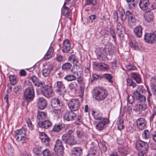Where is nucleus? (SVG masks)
<instances>
[{
  "mask_svg": "<svg viewBox=\"0 0 156 156\" xmlns=\"http://www.w3.org/2000/svg\"><path fill=\"white\" fill-rule=\"evenodd\" d=\"M133 94L136 100L138 102L141 103L139 105H137L136 108V110L140 112L144 111L147 107V105L145 103L146 101L145 97L141 94L137 90L134 92Z\"/></svg>",
  "mask_w": 156,
  "mask_h": 156,
  "instance_id": "nucleus-1",
  "label": "nucleus"
},
{
  "mask_svg": "<svg viewBox=\"0 0 156 156\" xmlns=\"http://www.w3.org/2000/svg\"><path fill=\"white\" fill-rule=\"evenodd\" d=\"M27 130L26 126L24 125L21 129L17 130L15 132L16 140L23 144L25 142L27 139Z\"/></svg>",
  "mask_w": 156,
  "mask_h": 156,
  "instance_id": "nucleus-2",
  "label": "nucleus"
},
{
  "mask_svg": "<svg viewBox=\"0 0 156 156\" xmlns=\"http://www.w3.org/2000/svg\"><path fill=\"white\" fill-rule=\"evenodd\" d=\"M51 105L55 109L63 112L65 110L63 103L58 98H53L51 100Z\"/></svg>",
  "mask_w": 156,
  "mask_h": 156,
  "instance_id": "nucleus-3",
  "label": "nucleus"
},
{
  "mask_svg": "<svg viewBox=\"0 0 156 156\" xmlns=\"http://www.w3.org/2000/svg\"><path fill=\"white\" fill-rule=\"evenodd\" d=\"M65 143L64 140L58 139L56 140L55 146L54 150L56 151L57 155L59 156H62L64 152L63 144Z\"/></svg>",
  "mask_w": 156,
  "mask_h": 156,
  "instance_id": "nucleus-4",
  "label": "nucleus"
},
{
  "mask_svg": "<svg viewBox=\"0 0 156 156\" xmlns=\"http://www.w3.org/2000/svg\"><path fill=\"white\" fill-rule=\"evenodd\" d=\"M108 92L103 88H100L95 92V98L98 101L104 100L108 95Z\"/></svg>",
  "mask_w": 156,
  "mask_h": 156,
  "instance_id": "nucleus-5",
  "label": "nucleus"
},
{
  "mask_svg": "<svg viewBox=\"0 0 156 156\" xmlns=\"http://www.w3.org/2000/svg\"><path fill=\"white\" fill-rule=\"evenodd\" d=\"M30 87L27 88L24 92V98L27 100H32L34 97V91L31 83Z\"/></svg>",
  "mask_w": 156,
  "mask_h": 156,
  "instance_id": "nucleus-6",
  "label": "nucleus"
},
{
  "mask_svg": "<svg viewBox=\"0 0 156 156\" xmlns=\"http://www.w3.org/2000/svg\"><path fill=\"white\" fill-rule=\"evenodd\" d=\"M68 106L71 111H76L80 108V105L79 101L76 99L71 100L69 102Z\"/></svg>",
  "mask_w": 156,
  "mask_h": 156,
  "instance_id": "nucleus-7",
  "label": "nucleus"
},
{
  "mask_svg": "<svg viewBox=\"0 0 156 156\" xmlns=\"http://www.w3.org/2000/svg\"><path fill=\"white\" fill-rule=\"evenodd\" d=\"M56 90L57 93L58 94L63 95L65 93V87L63 83L61 81H58L56 82Z\"/></svg>",
  "mask_w": 156,
  "mask_h": 156,
  "instance_id": "nucleus-8",
  "label": "nucleus"
},
{
  "mask_svg": "<svg viewBox=\"0 0 156 156\" xmlns=\"http://www.w3.org/2000/svg\"><path fill=\"white\" fill-rule=\"evenodd\" d=\"M144 38L147 42L149 43H153L156 41V31L152 33L146 34Z\"/></svg>",
  "mask_w": 156,
  "mask_h": 156,
  "instance_id": "nucleus-9",
  "label": "nucleus"
},
{
  "mask_svg": "<svg viewBox=\"0 0 156 156\" xmlns=\"http://www.w3.org/2000/svg\"><path fill=\"white\" fill-rule=\"evenodd\" d=\"M109 122V121L108 119H103L97 124L95 126L96 129L98 130L101 131L105 129V126Z\"/></svg>",
  "mask_w": 156,
  "mask_h": 156,
  "instance_id": "nucleus-10",
  "label": "nucleus"
},
{
  "mask_svg": "<svg viewBox=\"0 0 156 156\" xmlns=\"http://www.w3.org/2000/svg\"><path fill=\"white\" fill-rule=\"evenodd\" d=\"M76 114L73 111L69 112L66 111L64 114L63 117L66 121H72L76 119Z\"/></svg>",
  "mask_w": 156,
  "mask_h": 156,
  "instance_id": "nucleus-11",
  "label": "nucleus"
},
{
  "mask_svg": "<svg viewBox=\"0 0 156 156\" xmlns=\"http://www.w3.org/2000/svg\"><path fill=\"white\" fill-rule=\"evenodd\" d=\"M126 15L128 16V24L130 27L135 25L136 24V20L134 15L129 11H127Z\"/></svg>",
  "mask_w": 156,
  "mask_h": 156,
  "instance_id": "nucleus-12",
  "label": "nucleus"
},
{
  "mask_svg": "<svg viewBox=\"0 0 156 156\" xmlns=\"http://www.w3.org/2000/svg\"><path fill=\"white\" fill-rule=\"evenodd\" d=\"M62 139L65 141L66 144H68L70 146L75 145L77 143V141L74 136L65 137L62 136Z\"/></svg>",
  "mask_w": 156,
  "mask_h": 156,
  "instance_id": "nucleus-13",
  "label": "nucleus"
},
{
  "mask_svg": "<svg viewBox=\"0 0 156 156\" xmlns=\"http://www.w3.org/2000/svg\"><path fill=\"white\" fill-rule=\"evenodd\" d=\"M147 143L141 140H138L136 143V149L138 150H147Z\"/></svg>",
  "mask_w": 156,
  "mask_h": 156,
  "instance_id": "nucleus-14",
  "label": "nucleus"
},
{
  "mask_svg": "<svg viewBox=\"0 0 156 156\" xmlns=\"http://www.w3.org/2000/svg\"><path fill=\"white\" fill-rule=\"evenodd\" d=\"M38 107L41 109L45 108L47 105V102L46 100L43 98H39L37 100Z\"/></svg>",
  "mask_w": 156,
  "mask_h": 156,
  "instance_id": "nucleus-15",
  "label": "nucleus"
},
{
  "mask_svg": "<svg viewBox=\"0 0 156 156\" xmlns=\"http://www.w3.org/2000/svg\"><path fill=\"white\" fill-rule=\"evenodd\" d=\"M144 18L146 22L151 23L153 20L154 15L151 11H146L144 14Z\"/></svg>",
  "mask_w": 156,
  "mask_h": 156,
  "instance_id": "nucleus-16",
  "label": "nucleus"
},
{
  "mask_svg": "<svg viewBox=\"0 0 156 156\" xmlns=\"http://www.w3.org/2000/svg\"><path fill=\"white\" fill-rule=\"evenodd\" d=\"M71 49V44L69 40H64L63 43L62 51L63 52L67 53Z\"/></svg>",
  "mask_w": 156,
  "mask_h": 156,
  "instance_id": "nucleus-17",
  "label": "nucleus"
},
{
  "mask_svg": "<svg viewBox=\"0 0 156 156\" xmlns=\"http://www.w3.org/2000/svg\"><path fill=\"white\" fill-rule=\"evenodd\" d=\"M137 126L140 129H143L146 127L147 122L143 118L138 119L136 121Z\"/></svg>",
  "mask_w": 156,
  "mask_h": 156,
  "instance_id": "nucleus-18",
  "label": "nucleus"
},
{
  "mask_svg": "<svg viewBox=\"0 0 156 156\" xmlns=\"http://www.w3.org/2000/svg\"><path fill=\"white\" fill-rule=\"evenodd\" d=\"M117 32L118 33V35L120 39H122L123 37L124 30L121 24L119 22L117 23L116 26Z\"/></svg>",
  "mask_w": 156,
  "mask_h": 156,
  "instance_id": "nucleus-19",
  "label": "nucleus"
},
{
  "mask_svg": "<svg viewBox=\"0 0 156 156\" xmlns=\"http://www.w3.org/2000/svg\"><path fill=\"white\" fill-rule=\"evenodd\" d=\"M42 92L43 95L47 98L52 97L54 94L52 90L49 87L43 90Z\"/></svg>",
  "mask_w": 156,
  "mask_h": 156,
  "instance_id": "nucleus-20",
  "label": "nucleus"
},
{
  "mask_svg": "<svg viewBox=\"0 0 156 156\" xmlns=\"http://www.w3.org/2000/svg\"><path fill=\"white\" fill-rule=\"evenodd\" d=\"M71 151L73 156H81L83 154V150L80 147L73 148Z\"/></svg>",
  "mask_w": 156,
  "mask_h": 156,
  "instance_id": "nucleus-21",
  "label": "nucleus"
},
{
  "mask_svg": "<svg viewBox=\"0 0 156 156\" xmlns=\"http://www.w3.org/2000/svg\"><path fill=\"white\" fill-rule=\"evenodd\" d=\"M38 126L41 128L48 129L51 126L50 122L48 120L40 122L38 123Z\"/></svg>",
  "mask_w": 156,
  "mask_h": 156,
  "instance_id": "nucleus-22",
  "label": "nucleus"
},
{
  "mask_svg": "<svg viewBox=\"0 0 156 156\" xmlns=\"http://www.w3.org/2000/svg\"><path fill=\"white\" fill-rule=\"evenodd\" d=\"M30 79L35 86L39 87H43L44 82H42L38 80L37 77L36 76H32L31 77Z\"/></svg>",
  "mask_w": 156,
  "mask_h": 156,
  "instance_id": "nucleus-23",
  "label": "nucleus"
},
{
  "mask_svg": "<svg viewBox=\"0 0 156 156\" xmlns=\"http://www.w3.org/2000/svg\"><path fill=\"white\" fill-rule=\"evenodd\" d=\"M143 28L141 26H136L133 29L135 35L137 37H140L142 34Z\"/></svg>",
  "mask_w": 156,
  "mask_h": 156,
  "instance_id": "nucleus-24",
  "label": "nucleus"
},
{
  "mask_svg": "<svg viewBox=\"0 0 156 156\" xmlns=\"http://www.w3.org/2000/svg\"><path fill=\"white\" fill-rule=\"evenodd\" d=\"M139 6L143 10H147L149 5L148 0H141L139 2Z\"/></svg>",
  "mask_w": 156,
  "mask_h": 156,
  "instance_id": "nucleus-25",
  "label": "nucleus"
},
{
  "mask_svg": "<svg viewBox=\"0 0 156 156\" xmlns=\"http://www.w3.org/2000/svg\"><path fill=\"white\" fill-rule=\"evenodd\" d=\"M72 65L70 63L66 62L62 66V70L66 72H68L69 71H72L73 70L72 69Z\"/></svg>",
  "mask_w": 156,
  "mask_h": 156,
  "instance_id": "nucleus-26",
  "label": "nucleus"
},
{
  "mask_svg": "<svg viewBox=\"0 0 156 156\" xmlns=\"http://www.w3.org/2000/svg\"><path fill=\"white\" fill-rule=\"evenodd\" d=\"M6 153L9 156H12L14 152V148L10 144H8L5 148Z\"/></svg>",
  "mask_w": 156,
  "mask_h": 156,
  "instance_id": "nucleus-27",
  "label": "nucleus"
},
{
  "mask_svg": "<svg viewBox=\"0 0 156 156\" xmlns=\"http://www.w3.org/2000/svg\"><path fill=\"white\" fill-rule=\"evenodd\" d=\"M54 51V49L52 47H50L44 55V58L45 60H48L52 56Z\"/></svg>",
  "mask_w": 156,
  "mask_h": 156,
  "instance_id": "nucleus-28",
  "label": "nucleus"
},
{
  "mask_svg": "<svg viewBox=\"0 0 156 156\" xmlns=\"http://www.w3.org/2000/svg\"><path fill=\"white\" fill-rule=\"evenodd\" d=\"M131 78L135 80L137 83H140V82L141 81V79L140 77V75L139 73H132L131 74Z\"/></svg>",
  "mask_w": 156,
  "mask_h": 156,
  "instance_id": "nucleus-29",
  "label": "nucleus"
},
{
  "mask_svg": "<svg viewBox=\"0 0 156 156\" xmlns=\"http://www.w3.org/2000/svg\"><path fill=\"white\" fill-rule=\"evenodd\" d=\"M97 66L99 68L100 70L101 71H106L109 69L108 65L104 63H98Z\"/></svg>",
  "mask_w": 156,
  "mask_h": 156,
  "instance_id": "nucleus-30",
  "label": "nucleus"
},
{
  "mask_svg": "<svg viewBox=\"0 0 156 156\" xmlns=\"http://www.w3.org/2000/svg\"><path fill=\"white\" fill-rule=\"evenodd\" d=\"M97 55L99 57L104 58L106 57L107 53L103 49H98L97 52Z\"/></svg>",
  "mask_w": 156,
  "mask_h": 156,
  "instance_id": "nucleus-31",
  "label": "nucleus"
},
{
  "mask_svg": "<svg viewBox=\"0 0 156 156\" xmlns=\"http://www.w3.org/2000/svg\"><path fill=\"white\" fill-rule=\"evenodd\" d=\"M92 114L94 119L97 120H100V121L103 120V119L106 118L101 117V114L100 113L94 111H93Z\"/></svg>",
  "mask_w": 156,
  "mask_h": 156,
  "instance_id": "nucleus-32",
  "label": "nucleus"
},
{
  "mask_svg": "<svg viewBox=\"0 0 156 156\" xmlns=\"http://www.w3.org/2000/svg\"><path fill=\"white\" fill-rule=\"evenodd\" d=\"M64 79L68 81H72L76 80V77L73 74H68L64 77Z\"/></svg>",
  "mask_w": 156,
  "mask_h": 156,
  "instance_id": "nucleus-33",
  "label": "nucleus"
},
{
  "mask_svg": "<svg viewBox=\"0 0 156 156\" xmlns=\"http://www.w3.org/2000/svg\"><path fill=\"white\" fill-rule=\"evenodd\" d=\"M52 70V69L51 68L44 69L42 71L43 75L45 77L49 76Z\"/></svg>",
  "mask_w": 156,
  "mask_h": 156,
  "instance_id": "nucleus-34",
  "label": "nucleus"
},
{
  "mask_svg": "<svg viewBox=\"0 0 156 156\" xmlns=\"http://www.w3.org/2000/svg\"><path fill=\"white\" fill-rule=\"evenodd\" d=\"M69 88L71 90L74 89L76 90L78 87V85L75 82H73L69 83L68 85Z\"/></svg>",
  "mask_w": 156,
  "mask_h": 156,
  "instance_id": "nucleus-35",
  "label": "nucleus"
},
{
  "mask_svg": "<svg viewBox=\"0 0 156 156\" xmlns=\"http://www.w3.org/2000/svg\"><path fill=\"white\" fill-rule=\"evenodd\" d=\"M117 124L119 130H121L124 128L123 121L122 119L120 118L117 121Z\"/></svg>",
  "mask_w": 156,
  "mask_h": 156,
  "instance_id": "nucleus-36",
  "label": "nucleus"
},
{
  "mask_svg": "<svg viewBox=\"0 0 156 156\" xmlns=\"http://www.w3.org/2000/svg\"><path fill=\"white\" fill-rule=\"evenodd\" d=\"M63 128V126L62 125L55 124L52 130L55 132H58Z\"/></svg>",
  "mask_w": 156,
  "mask_h": 156,
  "instance_id": "nucleus-37",
  "label": "nucleus"
},
{
  "mask_svg": "<svg viewBox=\"0 0 156 156\" xmlns=\"http://www.w3.org/2000/svg\"><path fill=\"white\" fill-rule=\"evenodd\" d=\"M126 80L127 86L132 87L133 88L136 86V84L131 78H128L126 79Z\"/></svg>",
  "mask_w": 156,
  "mask_h": 156,
  "instance_id": "nucleus-38",
  "label": "nucleus"
},
{
  "mask_svg": "<svg viewBox=\"0 0 156 156\" xmlns=\"http://www.w3.org/2000/svg\"><path fill=\"white\" fill-rule=\"evenodd\" d=\"M46 117L45 113L43 112H38L37 118L39 120L44 119Z\"/></svg>",
  "mask_w": 156,
  "mask_h": 156,
  "instance_id": "nucleus-39",
  "label": "nucleus"
},
{
  "mask_svg": "<svg viewBox=\"0 0 156 156\" xmlns=\"http://www.w3.org/2000/svg\"><path fill=\"white\" fill-rule=\"evenodd\" d=\"M130 46L134 50H137L138 49V44L136 41L134 40L131 41L129 43Z\"/></svg>",
  "mask_w": 156,
  "mask_h": 156,
  "instance_id": "nucleus-40",
  "label": "nucleus"
},
{
  "mask_svg": "<svg viewBox=\"0 0 156 156\" xmlns=\"http://www.w3.org/2000/svg\"><path fill=\"white\" fill-rule=\"evenodd\" d=\"M9 80L11 83L12 85L16 84L17 82L16 77L14 75H11L10 76H9Z\"/></svg>",
  "mask_w": 156,
  "mask_h": 156,
  "instance_id": "nucleus-41",
  "label": "nucleus"
},
{
  "mask_svg": "<svg viewBox=\"0 0 156 156\" xmlns=\"http://www.w3.org/2000/svg\"><path fill=\"white\" fill-rule=\"evenodd\" d=\"M98 0H87L86 1L85 5H91L94 6L96 5Z\"/></svg>",
  "mask_w": 156,
  "mask_h": 156,
  "instance_id": "nucleus-42",
  "label": "nucleus"
},
{
  "mask_svg": "<svg viewBox=\"0 0 156 156\" xmlns=\"http://www.w3.org/2000/svg\"><path fill=\"white\" fill-rule=\"evenodd\" d=\"M41 139L42 142L43 143H44L46 145H48L49 144L50 139L47 136L42 138Z\"/></svg>",
  "mask_w": 156,
  "mask_h": 156,
  "instance_id": "nucleus-43",
  "label": "nucleus"
},
{
  "mask_svg": "<svg viewBox=\"0 0 156 156\" xmlns=\"http://www.w3.org/2000/svg\"><path fill=\"white\" fill-rule=\"evenodd\" d=\"M142 136L145 139H148L150 136V133L149 131L147 129L144 130L142 134Z\"/></svg>",
  "mask_w": 156,
  "mask_h": 156,
  "instance_id": "nucleus-44",
  "label": "nucleus"
},
{
  "mask_svg": "<svg viewBox=\"0 0 156 156\" xmlns=\"http://www.w3.org/2000/svg\"><path fill=\"white\" fill-rule=\"evenodd\" d=\"M147 90V93L148 94L147 97V100L149 104L150 105L152 104V102L151 101V97L152 96V94L151 93L148 87H146Z\"/></svg>",
  "mask_w": 156,
  "mask_h": 156,
  "instance_id": "nucleus-45",
  "label": "nucleus"
},
{
  "mask_svg": "<svg viewBox=\"0 0 156 156\" xmlns=\"http://www.w3.org/2000/svg\"><path fill=\"white\" fill-rule=\"evenodd\" d=\"M126 68L128 71H130L131 70H135L136 68L133 64H129L126 66Z\"/></svg>",
  "mask_w": 156,
  "mask_h": 156,
  "instance_id": "nucleus-46",
  "label": "nucleus"
},
{
  "mask_svg": "<svg viewBox=\"0 0 156 156\" xmlns=\"http://www.w3.org/2000/svg\"><path fill=\"white\" fill-rule=\"evenodd\" d=\"M55 59L57 61L61 62L63 60V56L60 54H56Z\"/></svg>",
  "mask_w": 156,
  "mask_h": 156,
  "instance_id": "nucleus-47",
  "label": "nucleus"
},
{
  "mask_svg": "<svg viewBox=\"0 0 156 156\" xmlns=\"http://www.w3.org/2000/svg\"><path fill=\"white\" fill-rule=\"evenodd\" d=\"M105 77L106 78L108 81L111 83L113 82V81L112 80V76L110 74H104Z\"/></svg>",
  "mask_w": 156,
  "mask_h": 156,
  "instance_id": "nucleus-48",
  "label": "nucleus"
},
{
  "mask_svg": "<svg viewBox=\"0 0 156 156\" xmlns=\"http://www.w3.org/2000/svg\"><path fill=\"white\" fill-rule=\"evenodd\" d=\"M147 150L144 149L142 150H140L138 153V156H146V153L147 152Z\"/></svg>",
  "mask_w": 156,
  "mask_h": 156,
  "instance_id": "nucleus-49",
  "label": "nucleus"
},
{
  "mask_svg": "<svg viewBox=\"0 0 156 156\" xmlns=\"http://www.w3.org/2000/svg\"><path fill=\"white\" fill-rule=\"evenodd\" d=\"M122 156H126L128 153V151L126 149H122L119 151Z\"/></svg>",
  "mask_w": 156,
  "mask_h": 156,
  "instance_id": "nucleus-50",
  "label": "nucleus"
},
{
  "mask_svg": "<svg viewBox=\"0 0 156 156\" xmlns=\"http://www.w3.org/2000/svg\"><path fill=\"white\" fill-rule=\"evenodd\" d=\"M74 132V130H69L67 131V133L66 134L63 135L62 136H64L65 137L67 136H74L73 134Z\"/></svg>",
  "mask_w": 156,
  "mask_h": 156,
  "instance_id": "nucleus-51",
  "label": "nucleus"
},
{
  "mask_svg": "<svg viewBox=\"0 0 156 156\" xmlns=\"http://www.w3.org/2000/svg\"><path fill=\"white\" fill-rule=\"evenodd\" d=\"M128 102L130 104H132L134 102V98L133 96L130 95L128 96Z\"/></svg>",
  "mask_w": 156,
  "mask_h": 156,
  "instance_id": "nucleus-52",
  "label": "nucleus"
},
{
  "mask_svg": "<svg viewBox=\"0 0 156 156\" xmlns=\"http://www.w3.org/2000/svg\"><path fill=\"white\" fill-rule=\"evenodd\" d=\"M96 151L94 149H91L89 151V153L86 156H94Z\"/></svg>",
  "mask_w": 156,
  "mask_h": 156,
  "instance_id": "nucleus-53",
  "label": "nucleus"
},
{
  "mask_svg": "<svg viewBox=\"0 0 156 156\" xmlns=\"http://www.w3.org/2000/svg\"><path fill=\"white\" fill-rule=\"evenodd\" d=\"M26 122L30 129L31 130L33 129L34 128V126L30 119H27Z\"/></svg>",
  "mask_w": 156,
  "mask_h": 156,
  "instance_id": "nucleus-54",
  "label": "nucleus"
},
{
  "mask_svg": "<svg viewBox=\"0 0 156 156\" xmlns=\"http://www.w3.org/2000/svg\"><path fill=\"white\" fill-rule=\"evenodd\" d=\"M42 153L43 156H51V153L50 151L48 149H45L44 150Z\"/></svg>",
  "mask_w": 156,
  "mask_h": 156,
  "instance_id": "nucleus-55",
  "label": "nucleus"
},
{
  "mask_svg": "<svg viewBox=\"0 0 156 156\" xmlns=\"http://www.w3.org/2000/svg\"><path fill=\"white\" fill-rule=\"evenodd\" d=\"M62 10L63 14L64 16L67 15L69 11V8L66 7L63 8Z\"/></svg>",
  "mask_w": 156,
  "mask_h": 156,
  "instance_id": "nucleus-56",
  "label": "nucleus"
},
{
  "mask_svg": "<svg viewBox=\"0 0 156 156\" xmlns=\"http://www.w3.org/2000/svg\"><path fill=\"white\" fill-rule=\"evenodd\" d=\"M92 78L93 79L91 80V81L94 80L101 79V76L99 75L95 74H93V75Z\"/></svg>",
  "mask_w": 156,
  "mask_h": 156,
  "instance_id": "nucleus-57",
  "label": "nucleus"
},
{
  "mask_svg": "<svg viewBox=\"0 0 156 156\" xmlns=\"http://www.w3.org/2000/svg\"><path fill=\"white\" fill-rule=\"evenodd\" d=\"M151 89L153 94L156 95V84L154 85H151Z\"/></svg>",
  "mask_w": 156,
  "mask_h": 156,
  "instance_id": "nucleus-58",
  "label": "nucleus"
},
{
  "mask_svg": "<svg viewBox=\"0 0 156 156\" xmlns=\"http://www.w3.org/2000/svg\"><path fill=\"white\" fill-rule=\"evenodd\" d=\"M113 17L114 21L117 22L118 21V16L117 12L116 11H114L113 12Z\"/></svg>",
  "mask_w": 156,
  "mask_h": 156,
  "instance_id": "nucleus-59",
  "label": "nucleus"
},
{
  "mask_svg": "<svg viewBox=\"0 0 156 156\" xmlns=\"http://www.w3.org/2000/svg\"><path fill=\"white\" fill-rule=\"evenodd\" d=\"M138 2L139 0H131L130 2V4H129V5H132L134 7L138 4Z\"/></svg>",
  "mask_w": 156,
  "mask_h": 156,
  "instance_id": "nucleus-60",
  "label": "nucleus"
},
{
  "mask_svg": "<svg viewBox=\"0 0 156 156\" xmlns=\"http://www.w3.org/2000/svg\"><path fill=\"white\" fill-rule=\"evenodd\" d=\"M146 87H145L144 86L140 87V90H139V93H140H140L143 94L145 93L146 92V91L147 90H146Z\"/></svg>",
  "mask_w": 156,
  "mask_h": 156,
  "instance_id": "nucleus-61",
  "label": "nucleus"
},
{
  "mask_svg": "<svg viewBox=\"0 0 156 156\" xmlns=\"http://www.w3.org/2000/svg\"><path fill=\"white\" fill-rule=\"evenodd\" d=\"M21 88V86H16L13 88V91L15 93H17V92H19V90H20Z\"/></svg>",
  "mask_w": 156,
  "mask_h": 156,
  "instance_id": "nucleus-62",
  "label": "nucleus"
},
{
  "mask_svg": "<svg viewBox=\"0 0 156 156\" xmlns=\"http://www.w3.org/2000/svg\"><path fill=\"white\" fill-rule=\"evenodd\" d=\"M110 34L112 36L114 41H115L116 39V36H115L114 31L113 29L111 28L110 29Z\"/></svg>",
  "mask_w": 156,
  "mask_h": 156,
  "instance_id": "nucleus-63",
  "label": "nucleus"
},
{
  "mask_svg": "<svg viewBox=\"0 0 156 156\" xmlns=\"http://www.w3.org/2000/svg\"><path fill=\"white\" fill-rule=\"evenodd\" d=\"M151 85H154L156 84V77H153L150 80Z\"/></svg>",
  "mask_w": 156,
  "mask_h": 156,
  "instance_id": "nucleus-64",
  "label": "nucleus"
}]
</instances>
